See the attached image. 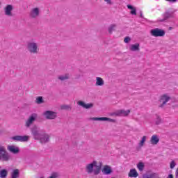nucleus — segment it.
Masks as SVG:
<instances>
[{
	"label": "nucleus",
	"instance_id": "31",
	"mask_svg": "<svg viewBox=\"0 0 178 178\" xmlns=\"http://www.w3.org/2000/svg\"><path fill=\"white\" fill-rule=\"evenodd\" d=\"M137 168L138 169L140 170V172H143V170H144V163L143 162H140L138 165H137Z\"/></svg>",
	"mask_w": 178,
	"mask_h": 178
},
{
	"label": "nucleus",
	"instance_id": "23",
	"mask_svg": "<svg viewBox=\"0 0 178 178\" xmlns=\"http://www.w3.org/2000/svg\"><path fill=\"white\" fill-rule=\"evenodd\" d=\"M128 176L129 177H138V172H137V170L136 169H131L130 170Z\"/></svg>",
	"mask_w": 178,
	"mask_h": 178
},
{
	"label": "nucleus",
	"instance_id": "32",
	"mask_svg": "<svg viewBox=\"0 0 178 178\" xmlns=\"http://www.w3.org/2000/svg\"><path fill=\"white\" fill-rule=\"evenodd\" d=\"M60 109L62 111H69V109H70V106L66 104L62 105L60 106Z\"/></svg>",
	"mask_w": 178,
	"mask_h": 178
},
{
	"label": "nucleus",
	"instance_id": "10",
	"mask_svg": "<svg viewBox=\"0 0 178 178\" xmlns=\"http://www.w3.org/2000/svg\"><path fill=\"white\" fill-rule=\"evenodd\" d=\"M37 113H33L26 121L25 126L26 127H30L35 122V119H37Z\"/></svg>",
	"mask_w": 178,
	"mask_h": 178
},
{
	"label": "nucleus",
	"instance_id": "36",
	"mask_svg": "<svg viewBox=\"0 0 178 178\" xmlns=\"http://www.w3.org/2000/svg\"><path fill=\"white\" fill-rule=\"evenodd\" d=\"M104 2H106L108 5H112V0H104Z\"/></svg>",
	"mask_w": 178,
	"mask_h": 178
},
{
	"label": "nucleus",
	"instance_id": "14",
	"mask_svg": "<svg viewBox=\"0 0 178 178\" xmlns=\"http://www.w3.org/2000/svg\"><path fill=\"white\" fill-rule=\"evenodd\" d=\"M4 10L6 16H13V15L12 14V10H13V6L8 4L5 7Z\"/></svg>",
	"mask_w": 178,
	"mask_h": 178
},
{
	"label": "nucleus",
	"instance_id": "28",
	"mask_svg": "<svg viewBox=\"0 0 178 178\" xmlns=\"http://www.w3.org/2000/svg\"><path fill=\"white\" fill-rule=\"evenodd\" d=\"M44 98L42 96H39L36 98L35 103L38 104V105H41V104H44Z\"/></svg>",
	"mask_w": 178,
	"mask_h": 178
},
{
	"label": "nucleus",
	"instance_id": "12",
	"mask_svg": "<svg viewBox=\"0 0 178 178\" xmlns=\"http://www.w3.org/2000/svg\"><path fill=\"white\" fill-rule=\"evenodd\" d=\"M163 19L158 20L159 23H163V22H165L166 20H168V19H170V17H173V13L166 11L163 14Z\"/></svg>",
	"mask_w": 178,
	"mask_h": 178
},
{
	"label": "nucleus",
	"instance_id": "30",
	"mask_svg": "<svg viewBox=\"0 0 178 178\" xmlns=\"http://www.w3.org/2000/svg\"><path fill=\"white\" fill-rule=\"evenodd\" d=\"M156 121H155V124H156V126L161 124V123H162V119L161 118V117H159V115H156Z\"/></svg>",
	"mask_w": 178,
	"mask_h": 178
},
{
	"label": "nucleus",
	"instance_id": "2",
	"mask_svg": "<svg viewBox=\"0 0 178 178\" xmlns=\"http://www.w3.org/2000/svg\"><path fill=\"white\" fill-rule=\"evenodd\" d=\"M12 159L10 154L8 153L3 146H0V161L1 162H9Z\"/></svg>",
	"mask_w": 178,
	"mask_h": 178
},
{
	"label": "nucleus",
	"instance_id": "5",
	"mask_svg": "<svg viewBox=\"0 0 178 178\" xmlns=\"http://www.w3.org/2000/svg\"><path fill=\"white\" fill-rule=\"evenodd\" d=\"M43 116L47 120H54V119L58 118V113L53 111H46L43 113Z\"/></svg>",
	"mask_w": 178,
	"mask_h": 178
},
{
	"label": "nucleus",
	"instance_id": "22",
	"mask_svg": "<svg viewBox=\"0 0 178 178\" xmlns=\"http://www.w3.org/2000/svg\"><path fill=\"white\" fill-rule=\"evenodd\" d=\"M104 84H105V82L104 81V79L101 77H97L96 78V83L95 86H97V87H102V86H104Z\"/></svg>",
	"mask_w": 178,
	"mask_h": 178
},
{
	"label": "nucleus",
	"instance_id": "37",
	"mask_svg": "<svg viewBox=\"0 0 178 178\" xmlns=\"http://www.w3.org/2000/svg\"><path fill=\"white\" fill-rule=\"evenodd\" d=\"M165 1H167V2H172V3L177 2V0H165Z\"/></svg>",
	"mask_w": 178,
	"mask_h": 178
},
{
	"label": "nucleus",
	"instance_id": "20",
	"mask_svg": "<svg viewBox=\"0 0 178 178\" xmlns=\"http://www.w3.org/2000/svg\"><path fill=\"white\" fill-rule=\"evenodd\" d=\"M150 143L153 145H156V144L159 143V137H158V135H153L150 139Z\"/></svg>",
	"mask_w": 178,
	"mask_h": 178
},
{
	"label": "nucleus",
	"instance_id": "40",
	"mask_svg": "<svg viewBox=\"0 0 178 178\" xmlns=\"http://www.w3.org/2000/svg\"><path fill=\"white\" fill-rule=\"evenodd\" d=\"M115 27H116V25L115 24H113L112 25V31H113V30H115Z\"/></svg>",
	"mask_w": 178,
	"mask_h": 178
},
{
	"label": "nucleus",
	"instance_id": "43",
	"mask_svg": "<svg viewBox=\"0 0 178 178\" xmlns=\"http://www.w3.org/2000/svg\"><path fill=\"white\" fill-rule=\"evenodd\" d=\"M169 30H173V28L172 27H170Z\"/></svg>",
	"mask_w": 178,
	"mask_h": 178
},
{
	"label": "nucleus",
	"instance_id": "11",
	"mask_svg": "<svg viewBox=\"0 0 178 178\" xmlns=\"http://www.w3.org/2000/svg\"><path fill=\"white\" fill-rule=\"evenodd\" d=\"M30 136H15L12 138L14 141H21L22 143H26L29 141Z\"/></svg>",
	"mask_w": 178,
	"mask_h": 178
},
{
	"label": "nucleus",
	"instance_id": "19",
	"mask_svg": "<svg viewBox=\"0 0 178 178\" xmlns=\"http://www.w3.org/2000/svg\"><path fill=\"white\" fill-rule=\"evenodd\" d=\"M20 177V170L19 169H14L11 172L10 178H19Z\"/></svg>",
	"mask_w": 178,
	"mask_h": 178
},
{
	"label": "nucleus",
	"instance_id": "38",
	"mask_svg": "<svg viewBox=\"0 0 178 178\" xmlns=\"http://www.w3.org/2000/svg\"><path fill=\"white\" fill-rule=\"evenodd\" d=\"M108 33L111 34L112 33V26H110L108 28Z\"/></svg>",
	"mask_w": 178,
	"mask_h": 178
},
{
	"label": "nucleus",
	"instance_id": "9",
	"mask_svg": "<svg viewBox=\"0 0 178 178\" xmlns=\"http://www.w3.org/2000/svg\"><path fill=\"white\" fill-rule=\"evenodd\" d=\"M169 101H170V97L168 96L166 94L161 95L159 99V102H162V104L159 106V108H163Z\"/></svg>",
	"mask_w": 178,
	"mask_h": 178
},
{
	"label": "nucleus",
	"instance_id": "4",
	"mask_svg": "<svg viewBox=\"0 0 178 178\" xmlns=\"http://www.w3.org/2000/svg\"><path fill=\"white\" fill-rule=\"evenodd\" d=\"M27 49L30 54H38V44L35 42H28L27 44Z\"/></svg>",
	"mask_w": 178,
	"mask_h": 178
},
{
	"label": "nucleus",
	"instance_id": "24",
	"mask_svg": "<svg viewBox=\"0 0 178 178\" xmlns=\"http://www.w3.org/2000/svg\"><path fill=\"white\" fill-rule=\"evenodd\" d=\"M142 178H159V175L156 173L145 174Z\"/></svg>",
	"mask_w": 178,
	"mask_h": 178
},
{
	"label": "nucleus",
	"instance_id": "13",
	"mask_svg": "<svg viewBox=\"0 0 178 178\" xmlns=\"http://www.w3.org/2000/svg\"><path fill=\"white\" fill-rule=\"evenodd\" d=\"M29 16L32 19H35V17H38V16H40V8H33L30 12Z\"/></svg>",
	"mask_w": 178,
	"mask_h": 178
},
{
	"label": "nucleus",
	"instance_id": "15",
	"mask_svg": "<svg viewBox=\"0 0 178 178\" xmlns=\"http://www.w3.org/2000/svg\"><path fill=\"white\" fill-rule=\"evenodd\" d=\"M77 104L78 105H79V106H82V108H84L85 109H90V108H92L94 106V104H86L83 101H79Z\"/></svg>",
	"mask_w": 178,
	"mask_h": 178
},
{
	"label": "nucleus",
	"instance_id": "1",
	"mask_svg": "<svg viewBox=\"0 0 178 178\" xmlns=\"http://www.w3.org/2000/svg\"><path fill=\"white\" fill-rule=\"evenodd\" d=\"M102 161H99V165H97V161H93L92 163L88 164L86 168L88 175L93 173L95 176H98L102 170Z\"/></svg>",
	"mask_w": 178,
	"mask_h": 178
},
{
	"label": "nucleus",
	"instance_id": "26",
	"mask_svg": "<svg viewBox=\"0 0 178 178\" xmlns=\"http://www.w3.org/2000/svg\"><path fill=\"white\" fill-rule=\"evenodd\" d=\"M70 79V76L69 74H65L64 75H60L58 76V79L60 80V81H65L66 80H69Z\"/></svg>",
	"mask_w": 178,
	"mask_h": 178
},
{
	"label": "nucleus",
	"instance_id": "21",
	"mask_svg": "<svg viewBox=\"0 0 178 178\" xmlns=\"http://www.w3.org/2000/svg\"><path fill=\"white\" fill-rule=\"evenodd\" d=\"M8 170L2 169V167L0 166V178H6V177H8Z\"/></svg>",
	"mask_w": 178,
	"mask_h": 178
},
{
	"label": "nucleus",
	"instance_id": "33",
	"mask_svg": "<svg viewBox=\"0 0 178 178\" xmlns=\"http://www.w3.org/2000/svg\"><path fill=\"white\" fill-rule=\"evenodd\" d=\"M147 140V136H144L143 138H142V139H141V140H140V143H139V145L140 146V147H143V145H144V143H145V140Z\"/></svg>",
	"mask_w": 178,
	"mask_h": 178
},
{
	"label": "nucleus",
	"instance_id": "29",
	"mask_svg": "<svg viewBox=\"0 0 178 178\" xmlns=\"http://www.w3.org/2000/svg\"><path fill=\"white\" fill-rule=\"evenodd\" d=\"M60 177V175L59 172H53L51 175L47 178H59Z\"/></svg>",
	"mask_w": 178,
	"mask_h": 178
},
{
	"label": "nucleus",
	"instance_id": "35",
	"mask_svg": "<svg viewBox=\"0 0 178 178\" xmlns=\"http://www.w3.org/2000/svg\"><path fill=\"white\" fill-rule=\"evenodd\" d=\"M175 166H176V163L175 162V161H171L170 163V169H174Z\"/></svg>",
	"mask_w": 178,
	"mask_h": 178
},
{
	"label": "nucleus",
	"instance_id": "42",
	"mask_svg": "<svg viewBox=\"0 0 178 178\" xmlns=\"http://www.w3.org/2000/svg\"><path fill=\"white\" fill-rule=\"evenodd\" d=\"M115 122H116V120H112V122H113V123H115Z\"/></svg>",
	"mask_w": 178,
	"mask_h": 178
},
{
	"label": "nucleus",
	"instance_id": "27",
	"mask_svg": "<svg viewBox=\"0 0 178 178\" xmlns=\"http://www.w3.org/2000/svg\"><path fill=\"white\" fill-rule=\"evenodd\" d=\"M127 8H128V9L131 10V11H130L131 15H134V16H136V15H137V9L135 7H134L133 6H131L130 4H128Z\"/></svg>",
	"mask_w": 178,
	"mask_h": 178
},
{
	"label": "nucleus",
	"instance_id": "3",
	"mask_svg": "<svg viewBox=\"0 0 178 178\" xmlns=\"http://www.w3.org/2000/svg\"><path fill=\"white\" fill-rule=\"evenodd\" d=\"M31 136L33 137V139L37 140L38 138H40V136L44 133V131L41 130L40 127L37 125H33L31 127Z\"/></svg>",
	"mask_w": 178,
	"mask_h": 178
},
{
	"label": "nucleus",
	"instance_id": "6",
	"mask_svg": "<svg viewBox=\"0 0 178 178\" xmlns=\"http://www.w3.org/2000/svg\"><path fill=\"white\" fill-rule=\"evenodd\" d=\"M150 34L153 37H163V35L165 34V32L162 29L156 28L150 31Z\"/></svg>",
	"mask_w": 178,
	"mask_h": 178
},
{
	"label": "nucleus",
	"instance_id": "34",
	"mask_svg": "<svg viewBox=\"0 0 178 178\" xmlns=\"http://www.w3.org/2000/svg\"><path fill=\"white\" fill-rule=\"evenodd\" d=\"M130 41H131V38H130L129 36L125 37L124 39V42H125V44H128V42H130Z\"/></svg>",
	"mask_w": 178,
	"mask_h": 178
},
{
	"label": "nucleus",
	"instance_id": "18",
	"mask_svg": "<svg viewBox=\"0 0 178 178\" xmlns=\"http://www.w3.org/2000/svg\"><path fill=\"white\" fill-rule=\"evenodd\" d=\"M103 175H111L112 173V168L109 165H104V168L101 170Z\"/></svg>",
	"mask_w": 178,
	"mask_h": 178
},
{
	"label": "nucleus",
	"instance_id": "8",
	"mask_svg": "<svg viewBox=\"0 0 178 178\" xmlns=\"http://www.w3.org/2000/svg\"><path fill=\"white\" fill-rule=\"evenodd\" d=\"M130 114V110H117L116 111L112 113V116H120V117H126L129 116Z\"/></svg>",
	"mask_w": 178,
	"mask_h": 178
},
{
	"label": "nucleus",
	"instance_id": "7",
	"mask_svg": "<svg viewBox=\"0 0 178 178\" xmlns=\"http://www.w3.org/2000/svg\"><path fill=\"white\" fill-rule=\"evenodd\" d=\"M36 140H38L41 144H47V143H49V135L43 131V133L40 134L39 138Z\"/></svg>",
	"mask_w": 178,
	"mask_h": 178
},
{
	"label": "nucleus",
	"instance_id": "39",
	"mask_svg": "<svg viewBox=\"0 0 178 178\" xmlns=\"http://www.w3.org/2000/svg\"><path fill=\"white\" fill-rule=\"evenodd\" d=\"M140 17L142 18V19H144V15H143V11H140Z\"/></svg>",
	"mask_w": 178,
	"mask_h": 178
},
{
	"label": "nucleus",
	"instance_id": "25",
	"mask_svg": "<svg viewBox=\"0 0 178 178\" xmlns=\"http://www.w3.org/2000/svg\"><path fill=\"white\" fill-rule=\"evenodd\" d=\"M129 49L132 51H140V44L136 43L135 44H131Z\"/></svg>",
	"mask_w": 178,
	"mask_h": 178
},
{
	"label": "nucleus",
	"instance_id": "41",
	"mask_svg": "<svg viewBox=\"0 0 178 178\" xmlns=\"http://www.w3.org/2000/svg\"><path fill=\"white\" fill-rule=\"evenodd\" d=\"M167 178H173V175L170 174Z\"/></svg>",
	"mask_w": 178,
	"mask_h": 178
},
{
	"label": "nucleus",
	"instance_id": "16",
	"mask_svg": "<svg viewBox=\"0 0 178 178\" xmlns=\"http://www.w3.org/2000/svg\"><path fill=\"white\" fill-rule=\"evenodd\" d=\"M8 149L12 154L16 155V154H19L20 152V149L15 145H8Z\"/></svg>",
	"mask_w": 178,
	"mask_h": 178
},
{
	"label": "nucleus",
	"instance_id": "17",
	"mask_svg": "<svg viewBox=\"0 0 178 178\" xmlns=\"http://www.w3.org/2000/svg\"><path fill=\"white\" fill-rule=\"evenodd\" d=\"M92 120H95L97 122H112V119L106 117H96L91 118Z\"/></svg>",
	"mask_w": 178,
	"mask_h": 178
}]
</instances>
